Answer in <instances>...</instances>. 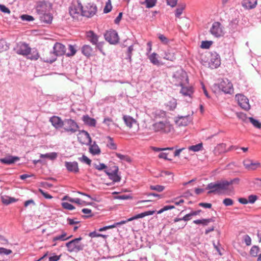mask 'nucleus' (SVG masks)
Here are the masks:
<instances>
[{
	"mask_svg": "<svg viewBox=\"0 0 261 261\" xmlns=\"http://www.w3.org/2000/svg\"><path fill=\"white\" fill-rule=\"evenodd\" d=\"M152 129L155 133L167 134L173 132L174 127L169 121L165 120L154 123Z\"/></svg>",
	"mask_w": 261,
	"mask_h": 261,
	"instance_id": "f257e3e1",
	"label": "nucleus"
},
{
	"mask_svg": "<svg viewBox=\"0 0 261 261\" xmlns=\"http://www.w3.org/2000/svg\"><path fill=\"white\" fill-rule=\"evenodd\" d=\"M227 185V184L225 182L224 180L211 182L206 187V189L210 190L207 194H221L224 191H227L226 186Z\"/></svg>",
	"mask_w": 261,
	"mask_h": 261,
	"instance_id": "f03ea898",
	"label": "nucleus"
},
{
	"mask_svg": "<svg viewBox=\"0 0 261 261\" xmlns=\"http://www.w3.org/2000/svg\"><path fill=\"white\" fill-rule=\"evenodd\" d=\"M82 237L75 238L66 243V247L69 252H78L82 251L85 245L81 242Z\"/></svg>",
	"mask_w": 261,
	"mask_h": 261,
	"instance_id": "7ed1b4c3",
	"label": "nucleus"
},
{
	"mask_svg": "<svg viewBox=\"0 0 261 261\" xmlns=\"http://www.w3.org/2000/svg\"><path fill=\"white\" fill-rule=\"evenodd\" d=\"M50 54H53L54 57L51 59H46L45 61L47 63H52L56 60L57 56L66 54L65 46L62 43L56 42L53 47V52H50Z\"/></svg>",
	"mask_w": 261,
	"mask_h": 261,
	"instance_id": "20e7f679",
	"label": "nucleus"
},
{
	"mask_svg": "<svg viewBox=\"0 0 261 261\" xmlns=\"http://www.w3.org/2000/svg\"><path fill=\"white\" fill-rule=\"evenodd\" d=\"M79 125L77 123L72 119H65L63 128L64 132L68 134H73L79 130Z\"/></svg>",
	"mask_w": 261,
	"mask_h": 261,
	"instance_id": "39448f33",
	"label": "nucleus"
},
{
	"mask_svg": "<svg viewBox=\"0 0 261 261\" xmlns=\"http://www.w3.org/2000/svg\"><path fill=\"white\" fill-rule=\"evenodd\" d=\"M173 77L177 82L175 85L177 86L186 85L189 82L187 73L182 69L178 70L175 72L173 75Z\"/></svg>",
	"mask_w": 261,
	"mask_h": 261,
	"instance_id": "423d86ee",
	"label": "nucleus"
},
{
	"mask_svg": "<svg viewBox=\"0 0 261 261\" xmlns=\"http://www.w3.org/2000/svg\"><path fill=\"white\" fill-rule=\"evenodd\" d=\"M13 49L18 55L28 56L30 53L31 47L27 43L19 42L16 44Z\"/></svg>",
	"mask_w": 261,
	"mask_h": 261,
	"instance_id": "0eeeda50",
	"label": "nucleus"
},
{
	"mask_svg": "<svg viewBox=\"0 0 261 261\" xmlns=\"http://www.w3.org/2000/svg\"><path fill=\"white\" fill-rule=\"evenodd\" d=\"M106 41L111 44H116L119 42V36L115 30H110L107 31L104 34Z\"/></svg>",
	"mask_w": 261,
	"mask_h": 261,
	"instance_id": "6e6552de",
	"label": "nucleus"
},
{
	"mask_svg": "<svg viewBox=\"0 0 261 261\" xmlns=\"http://www.w3.org/2000/svg\"><path fill=\"white\" fill-rule=\"evenodd\" d=\"M219 89L226 94H231L233 91V86L228 79L222 80L218 84Z\"/></svg>",
	"mask_w": 261,
	"mask_h": 261,
	"instance_id": "1a4fd4ad",
	"label": "nucleus"
},
{
	"mask_svg": "<svg viewBox=\"0 0 261 261\" xmlns=\"http://www.w3.org/2000/svg\"><path fill=\"white\" fill-rule=\"evenodd\" d=\"M236 99L238 101V105L242 109L246 111H248L250 109L249 100L244 95L238 94L236 95Z\"/></svg>",
	"mask_w": 261,
	"mask_h": 261,
	"instance_id": "9d476101",
	"label": "nucleus"
},
{
	"mask_svg": "<svg viewBox=\"0 0 261 261\" xmlns=\"http://www.w3.org/2000/svg\"><path fill=\"white\" fill-rule=\"evenodd\" d=\"M77 139L79 142L82 144L89 145L92 142L91 138L89 134L85 130H80Z\"/></svg>",
	"mask_w": 261,
	"mask_h": 261,
	"instance_id": "9b49d317",
	"label": "nucleus"
},
{
	"mask_svg": "<svg viewBox=\"0 0 261 261\" xmlns=\"http://www.w3.org/2000/svg\"><path fill=\"white\" fill-rule=\"evenodd\" d=\"M221 64L220 55L216 52L212 53L210 56L208 65L212 69L217 68Z\"/></svg>",
	"mask_w": 261,
	"mask_h": 261,
	"instance_id": "f8f14e48",
	"label": "nucleus"
},
{
	"mask_svg": "<svg viewBox=\"0 0 261 261\" xmlns=\"http://www.w3.org/2000/svg\"><path fill=\"white\" fill-rule=\"evenodd\" d=\"M97 10V7L95 4L88 3L84 9H83V16L87 17H92L96 14Z\"/></svg>",
	"mask_w": 261,
	"mask_h": 261,
	"instance_id": "ddd939ff",
	"label": "nucleus"
},
{
	"mask_svg": "<svg viewBox=\"0 0 261 261\" xmlns=\"http://www.w3.org/2000/svg\"><path fill=\"white\" fill-rule=\"evenodd\" d=\"M155 211H146L143 213L137 214L131 218L127 219L125 220H122L120 222H118L117 224H118V226H120V225L124 224L129 221H131L134 220L138 219L139 218H142L145 217L147 216L152 215L154 214L155 213Z\"/></svg>",
	"mask_w": 261,
	"mask_h": 261,
	"instance_id": "4468645a",
	"label": "nucleus"
},
{
	"mask_svg": "<svg viewBox=\"0 0 261 261\" xmlns=\"http://www.w3.org/2000/svg\"><path fill=\"white\" fill-rule=\"evenodd\" d=\"M118 167L117 166H114V169H106L105 170L106 173L108 175L109 178L113 180V181L119 182L121 180V177L118 174Z\"/></svg>",
	"mask_w": 261,
	"mask_h": 261,
	"instance_id": "2eb2a0df",
	"label": "nucleus"
},
{
	"mask_svg": "<svg viewBox=\"0 0 261 261\" xmlns=\"http://www.w3.org/2000/svg\"><path fill=\"white\" fill-rule=\"evenodd\" d=\"M210 32L216 37H220L223 36L224 33L221 24L219 22H214L210 29Z\"/></svg>",
	"mask_w": 261,
	"mask_h": 261,
	"instance_id": "dca6fc26",
	"label": "nucleus"
},
{
	"mask_svg": "<svg viewBox=\"0 0 261 261\" xmlns=\"http://www.w3.org/2000/svg\"><path fill=\"white\" fill-rule=\"evenodd\" d=\"M49 122L56 129H58L63 127L64 120L59 116H53L49 118Z\"/></svg>",
	"mask_w": 261,
	"mask_h": 261,
	"instance_id": "f3484780",
	"label": "nucleus"
},
{
	"mask_svg": "<svg viewBox=\"0 0 261 261\" xmlns=\"http://www.w3.org/2000/svg\"><path fill=\"white\" fill-rule=\"evenodd\" d=\"M65 166L69 172L76 174L79 172V165L77 162H65Z\"/></svg>",
	"mask_w": 261,
	"mask_h": 261,
	"instance_id": "a211bd4d",
	"label": "nucleus"
},
{
	"mask_svg": "<svg viewBox=\"0 0 261 261\" xmlns=\"http://www.w3.org/2000/svg\"><path fill=\"white\" fill-rule=\"evenodd\" d=\"M243 165L249 170H254L260 167L259 162H253L252 160L247 159L244 161Z\"/></svg>",
	"mask_w": 261,
	"mask_h": 261,
	"instance_id": "6ab92c4d",
	"label": "nucleus"
},
{
	"mask_svg": "<svg viewBox=\"0 0 261 261\" xmlns=\"http://www.w3.org/2000/svg\"><path fill=\"white\" fill-rule=\"evenodd\" d=\"M181 87L180 93L185 96H189L192 98V96L194 93L193 88L192 86H186V85H182Z\"/></svg>",
	"mask_w": 261,
	"mask_h": 261,
	"instance_id": "aec40b11",
	"label": "nucleus"
},
{
	"mask_svg": "<svg viewBox=\"0 0 261 261\" xmlns=\"http://www.w3.org/2000/svg\"><path fill=\"white\" fill-rule=\"evenodd\" d=\"M86 36L87 40L93 45L96 44L98 42L99 36L93 31L87 32Z\"/></svg>",
	"mask_w": 261,
	"mask_h": 261,
	"instance_id": "412c9836",
	"label": "nucleus"
},
{
	"mask_svg": "<svg viewBox=\"0 0 261 261\" xmlns=\"http://www.w3.org/2000/svg\"><path fill=\"white\" fill-rule=\"evenodd\" d=\"M47 8V6L45 1H40L37 3L36 10L37 14L40 15L46 12Z\"/></svg>",
	"mask_w": 261,
	"mask_h": 261,
	"instance_id": "4be33fe9",
	"label": "nucleus"
},
{
	"mask_svg": "<svg viewBox=\"0 0 261 261\" xmlns=\"http://www.w3.org/2000/svg\"><path fill=\"white\" fill-rule=\"evenodd\" d=\"M19 160L18 156L8 155L5 158L0 159V162L6 165H11Z\"/></svg>",
	"mask_w": 261,
	"mask_h": 261,
	"instance_id": "5701e85b",
	"label": "nucleus"
},
{
	"mask_svg": "<svg viewBox=\"0 0 261 261\" xmlns=\"http://www.w3.org/2000/svg\"><path fill=\"white\" fill-rule=\"evenodd\" d=\"M83 7L81 3H78L77 6L71 7L69 9V13L71 16L74 17L75 14H81L83 15Z\"/></svg>",
	"mask_w": 261,
	"mask_h": 261,
	"instance_id": "b1692460",
	"label": "nucleus"
},
{
	"mask_svg": "<svg viewBox=\"0 0 261 261\" xmlns=\"http://www.w3.org/2000/svg\"><path fill=\"white\" fill-rule=\"evenodd\" d=\"M82 120L84 124L89 126L95 127L96 121L95 119L90 117L88 115H84L82 117Z\"/></svg>",
	"mask_w": 261,
	"mask_h": 261,
	"instance_id": "393cba45",
	"label": "nucleus"
},
{
	"mask_svg": "<svg viewBox=\"0 0 261 261\" xmlns=\"http://www.w3.org/2000/svg\"><path fill=\"white\" fill-rule=\"evenodd\" d=\"M82 53L87 57H91L93 54V49L89 45H84L81 48Z\"/></svg>",
	"mask_w": 261,
	"mask_h": 261,
	"instance_id": "a878e982",
	"label": "nucleus"
},
{
	"mask_svg": "<svg viewBox=\"0 0 261 261\" xmlns=\"http://www.w3.org/2000/svg\"><path fill=\"white\" fill-rule=\"evenodd\" d=\"M53 16L51 14L46 12L44 14L40 15V20L41 22L50 24L51 23L53 20Z\"/></svg>",
	"mask_w": 261,
	"mask_h": 261,
	"instance_id": "bb28decb",
	"label": "nucleus"
},
{
	"mask_svg": "<svg viewBox=\"0 0 261 261\" xmlns=\"http://www.w3.org/2000/svg\"><path fill=\"white\" fill-rule=\"evenodd\" d=\"M257 3V0H244L242 6L247 9H251L256 7Z\"/></svg>",
	"mask_w": 261,
	"mask_h": 261,
	"instance_id": "cd10ccee",
	"label": "nucleus"
},
{
	"mask_svg": "<svg viewBox=\"0 0 261 261\" xmlns=\"http://www.w3.org/2000/svg\"><path fill=\"white\" fill-rule=\"evenodd\" d=\"M190 121L188 116H181L178 117L175 122L179 126H187L190 123Z\"/></svg>",
	"mask_w": 261,
	"mask_h": 261,
	"instance_id": "c85d7f7f",
	"label": "nucleus"
},
{
	"mask_svg": "<svg viewBox=\"0 0 261 261\" xmlns=\"http://www.w3.org/2000/svg\"><path fill=\"white\" fill-rule=\"evenodd\" d=\"M89 147V152L93 155H97L100 153V149L96 143L94 142L93 144H90Z\"/></svg>",
	"mask_w": 261,
	"mask_h": 261,
	"instance_id": "c756f323",
	"label": "nucleus"
},
{
	"mask_svg": "<svg viewBox=\"0 0 261 261\" xmlns=\"http://www.w3.org/2000/svg\"><path fill=\"white\" fill-rule=\"evenodd\" d=\"M163 58L166 60L171 61H174L176 59L174 52L171 50H168L165 51Z\"/></svg>",
	"mask_w": 261,
	"mask_h": 261,
	"instance_id": "7c9ffc66",
	"label": "nucleus"
},
{
	"mask_svg": "<svg viewBox=\"0 0 261 261\" xmlns=\"http://www.w3.org/2000/svg\"><path fill=\"white\" fill-rule=\"evenodd\" d=\"M214 221L213 218L209 219H198L195 220L193 221V223L196 224H201L203 226H206L211 222Z\"/></svg>",
	"mask_w": 261,
	"mask_h": 261,
	"instance_id": "2f4dec72",
	"label": "nucleus"
},
{
	"mask_svg": "<svg viewBox=\"0 0 261 261\" xmlns=\"http://www.w3.org/2000/svg\"><path fill=\"white\" fill-rule=\"evenodd\" d=\"M123 119L125 124L129 128H131L132 127L133 124L136 122L135 119L129 116L125 115L123 116Z\"/></svg>",
	"mask_w": 261,
	"mask_h": 261,
	"instance_id": "473e14b6",
	"label": "nucleus"
},
{
	"mask_svg": "<svg viewBox=\"0 0 261 261\" xmlns=\"http://www.w3.org/2000/svg\"><path fill=\"white\" fill-rule=\"evenodd\" d=\"M158 55L155 53H153L148 56V59L150 62L153 65H159L160 64V62L158 59Z\"/></svg>",
	"mask_w": 261,
	"mask_h": 261,
	"instance_id": "72a5a7b5",
	"label": "nucleus"
},
{
	"mask_svg": "<svg viewBox=\"0 0 261 261\" xmlns=\"http://www.w3.org/2000/svg\"><path fill=\"white\" fill-rule=\"evenodd\" d=\"M27 57L28 59H29L31 60H37L39 57V55L37 50L33 49L32 50L31 49L30 54Z\"/></svg>",
	"mask_w": 261,
	"mask_h": 261,
	"instance_id": "f704fd0d",
	"label": "nucleus"
},
{
	"mask_svg": "<svg viewBox=\"0 0 261 261\" xmlns=\"http://www.w3.org/2000/svg\"><path fill=\"white\" fill-rule=\"evenodd\" d=\"M186 7L185 4H182L178 5L175 10V15L176 17L179 18L182 13L183 10Z\"/></svg>",
	"mask_w": 261,
	"mask_h": 261,
	"instance_id": "c9c22d12",
	"label": "nucleus"
},
{
	"mask_svg": "<svg viewBox=\"0 0 261 261\" xmlns=\"http://www.w3.org/2000/svg\"><path fill=\"white\" fill-rule=\"evenodd\" d=\"M203 148L202 143H200L195 145H192L188 147L189 150L194 152H197L201 150Z\"/></svg>",
	"mask_w": 261,
	"mask_h": 261,
	"instance_id": "e433bc0d",
	"label": "nucleus"
},
{
	"mask_svg": "<svg viewBox=\"0 0 261 261\" xmlns=\"http://www.w3.org/2000/svg\"><path fill=\"white\" fill-rule=\"evenodd\" d=\"M67 236V233L65 232H63L62 233L61 235L57 236L53 238V241H66L70 239V237H67L66 238Z\"/></svg>",
	"mask_w": 261,
	"mask_h": 261,
	"instance_id": "4c0bfd02",
	"label": "nucleus"
},
{
	"mask_svg": "<svg viewBox=\"0 0 261 261\" xmlns=\"http://www.w3.org/2000/svg\"><path fill=\"white\" fill-rule=\"evenodd\" d=\"M107 139L108 140V144H107V146L111 149H116L117 145L114 143L113 139L110 136H108Z\"/></svg>",
	"mask_w": 261,
	"mask_h": 261,
	"instance_id": "58836bf2",
	"label": "nucleus"
},
{
	"mask_svg": "<svg viewBox=\"0 0 261 261\" xmlns=\"http://www.w3.org/2000/svg\"><path fill=\"white\" fill-rule=\"evenodd\" d=\"M68 51L66 54L67 57L73 56L76 53V49L74 45H68Z\"/></svg>",
	"mask_w": 261,
	"mask_h": 261,
	"instance_id": "ea45409f",
	"label": "nucleus"
},
{
	"mask_svg": "<svg viewBox=\"0 0 261 261\" xmlns=\"http://www.w3.org/2000/svg\"><path fill=\"white\" fill-rule=\"evenodd\" d=\"M133 50H134V45H130L127 48V51L126 52V59L128 60L130 63L132 61V52Z\"/></svg>",
	"mask_w": 261,
	"mask_h": 261,
	"instance_id": "a19ab883",
	"label": "nucleus"
},
{
	"mask_svg": "<svg viewBox=\"0 0 261 261\" xmlns=\"http://www.w3.org/2000/svg\"><path fill=\"white\" fill-rule=\"evenodd\" d=\"M259 251V248L257 246H253L250 250V254L252 256L256 257Z\"/></svg>",
	"mask_w": 261,
	"mask_h": 261,
	"instance_id": "79ce46f5",
	"label": "nucleus"
},
{
	"mask_svg": "<svg viewBox=\"0 0 261 261\" xmlns=\"http://www.w3.org/2000/svg\"><path fill=\"white\" fill-rule=\"evenodd\" d=\"M225 182L227 184L226 185L227 190H229V186L233 184H238L240 181V179L239 178H235L233 179L230 180V181H227L226 180H224Z\"/></svg>",
	"mask_w": 261,
	"mask_h": 261,
	"instance_id": "37998d69",
	"label": "nucleus"
},
{
	"mask_svg": "<svg viewBox=\"0 0 261 261\" xmlns=\"http://www.w3.org/2000/svg\"><path fill=\"white\" fill-rule=\"evenodd\" d=\"M250 122L253 124V125L257 128H261V123L257 120L254 119L252 117L249 118Z\"/></svg>",
	"mask_w": 261,
	"mask_h": 261,
	"instance_id": "c03bdc74",
	"label": "nucleus"
},
{
	"mask_svg": "<svg viewBox=\"0 0 261 261\" xmlns=\"http://www.w3.org/2000/svg\"><path fill=\"white\" fill-rule=\"evenodd\" d=\"M116 156L120 159L121 160L125 161L127 162H130L131 161V160L129 156L121 154L119 153L116 152L115 153Z\"/></svg>",
	"mask_w": 261,
	"mask_h": 261,
	"instance_id": "a18cd8bd",
	"label": "nucleus"
},
{
	"mask_svg": "<svg viewBox=\"0 0 261 261\" xmlns=\"http://www.w3.org/2000/svg\"><path fill=\"white\" fill-rule=\"evenodd\" d=\"M79 160L81 162L84 163L88 165L91 164V160L85 155H83L81 158H79Z\"/></svg>",
	"mask_w": 261,
	"mask_h": 261,
	"instance_id": "49530a36",
	"label": "nucleus"
},
{
	"mask_svg": "<svg viewBox=\"0 0 261 261\" xmlns=\"http://www.w3.org/2000/svg\"><path fill=\"white\" fill-rule=\"evenodd\" d=\"M156 1L157 0H145V3L146 4V8H152L155 5Z\"/></svg>",
	"mask_w": 261,
	"mask_h": 261,
	"instance_id": "de8ad7c7",
	"label": "nucleus"
},
{
	"mask_svg": "<svg viewBox=\"0 0 261 261\" xmlns=\"http://www.w3.org/2000/svg\"><path fill=\"white\" fill-rule=\"evenodd\" d=\"M150 189L152 190H155L159 192H161L165 189V187L164 186L161 185H155L150 186Z\"/></svg>",
	"mask_w": 261,
	"mask_h": 261,
	"instance_id": "09e8293b",
	"label": "nucleus"
},
{
	"mask_svg": "<svg viewBox=\"0 0 261 261\" xmlns=\"http://www.w3.org/2000/svg\"><path fill=\"white\" fill-rule=\"evenodd\" d=\"M63 208L68 210H73L75 209V207L71 204L68 202H62L61 203Z\"/></svg>",
	"mask_w": 261,
	"mask_h": 261,
	"instance_id": "8fccbe9b",
	"label": "nucleus"
},
{
	"mask_svg": "<svg viewBox=\"0 0 261 261\" xmlns=\"http://www.w3.org/2000/svg\"><path fill=\"white\" fill-rule=\"evenodd\" d=\"M212 44V41H203L201 42V47L202 48L208 49Z\"/></svg>",
	"mask_w": 261,
	"mask_h": 261,
	"instance_id": "3c124183",
	"label": "nucleus"
},
{
	"mask_svg": "<svg viewBox=\"0 0 261 261\" xmlns=\"http://www.w3.org/2000/svg\"><path fill=\"white\" fill-rule=\"evenodd\" d=\"M174 149L173 147H167V148H159L156 147H152V149L156 152H159L161 151H168V150H173Z\"/></svg>",
	"mask_w": 261,
	"mask_h": 261,
	"instance_id": "603ef678",
	"label": "nucleus"
},
{
	"mask_svg": "<svg viewBox=\"0 0 261 261\" xmlns=\"http://www.w3.org/2000/svg\"><path fill=\"white\" fill-rule=\"evenodd\" d=\"M168 106L169 107V110L170 111L174 110L176 107V102L175 99H173L169 102Z\"/></svg>",
	"mask_w": 261,
	"mask_h": 261,
	"instance_id": "864d4df0",
	"label": "nucleus"
},
{
	"mask_svg": "<svg viewBox=\"0 0 261 261\" xmlns=\"http://www.w3.org/2000/svg\"><path fill=\"white\" fill-rule=\"evenodd\" d=\"M20 17L22 20L26 21H31L34 20V18L32 16L27 14L22 15Z\"/></svg>",
	"mask_w": 261,
	"mask_h": 261,
	"instance_id": "5fc2aeb1",
	"label": "nucleus"
},
{
	"mask_svg": "<svg viewBox=\"0 0 261 261\" xmlns=\"http://www.w3.org/2000/svg\"><path fill=\"white\" fill-rule=\"evenodd\" d=\"M12 252L10 249H8L5 248L0 247V254L9 255Z\"/></svg>",
	"mask_w": 261,
	"mask_h": 261,
	"instance_id": "6e6d98bb",
	"label": "nucleus"
},
{
	"mask_svg": "<svg viewBox=\"0 0 261 261\" xmlns=\"http://www.w3.org/2000/svg\"><path fill=\"white\" fill-rule=\"evenodd\" d=\"M170 176V178H169V180H172L173 179V176L171 172L168 171H162L161 173V176Z\"/></svg>",
	"mask_w": 261,
	"mask_h": 261,
	"instance_id": "4d7b16f0",
	"label": "nucleus"
},
{
	"mask_svg": "<svg viewBox=\"0 0 261 261\" xmlns=\"http://www.w3.org/2000/svg\"><path fill=\"white\" fill-rule=\"evenodd\" d=\"M223 203L225 206H230L233 204V201L230 198H225L223 201Z\"/></svg>",
	"mask_w": 261,
	"mask_h": 261,
	"instance_id": "13d9d810",
	"label": "nucleus"
},
{
	"mask_svg": "<svg viewBox=\"0 0 261 261\" xmlns=\"http://www.w3.org/2000/svg\"><path fill=\"white\" fill-rule=\"evenodd\" d=\"M243 240L247 246H250L251 244V239L248 235H245L243 237Z\"/></svg>",
	"mask_w": 261,
	"mask_h": 261,
	"instance_id": "bf43d9fd",
	"label": "nucleus"
},
{
	"mask_svg": "<svg viewBox=\"0 0 261 261\" xmlns=\"http://www.w3.org/2000/svg\"><path fill=\"white\" fill-rule=\"evenodd\" d=\"M103 43L102 42H97L96 44H95L94 45L96 46V48L98 49L100 53H101L103 55H105L104 52L103 51Z\"/></svg>",
	"mask_w": 261,
	"mask_h": 261,
	"instance_id": "052dcab7",
	"label": "nucleus"
},
{
	"mask_svg": "<svg viewBox=\"0 0 261 261\" xmlns=\"http://www.w3.org/2000/svg\"><path fill=\"white\" fill-rule=\"evenodd\" d=\"M39 192L44 196V197L46 199H51L53 198V196L48 194L46 192H45L42 189H39Z\"/></svg>",
	"mask_w": 261,
	"mask_h": 261,
	"instance_id": "680f3d73",
	"label": "nucleus"
},
{
	"mask_svg": "<svg viewBox=\"0 0 261 261\" xmlns=\"http://www.w3.org/2000/svg\"><path fill=\"white\" fill-rule=\"evenodd\" d=\"M82 212L85 214L88 215L87 216H84V217L88 218L92 216V215H91L92 211L89 208H83L82 210Z\"/></svg>",
	"mask_w": 261,
	"mask_h": 261,
	"instance_id": "e2e57ef3",
	"label": "nucleus"
},
{
	"mask_svg": "<svg viewBox=\"0 0 261 261\" xmlns=\"http://www.w3.org/2000/svg\"><path fill=\"white\" fill-rule=\"evenodd\" d=\"M160 41L164 44H167L168 42V39L163 34H159L158 36Z\"/></svg>",
	"mask_w": 261,
	"mask_h": 261,
	"instance_id": "0e129e2a",
	"label": "nucleus"
},
{
	"mask_svg": "<svg viewBox=\"0 0 261 261\" xmlns=\"http://www.w3.org/2000/svg\"><path fill=\"white\" fill-rule=\"evenodd\" d=\"M257 196L255 195H250L248 196V202L250 203H254L257 200Z\"/></svg>",
	"mask_w": 261,
	"mask_h": 261,
	"instance_id": "69168bd1",
	"label": "nucleus"
},
{
	"mask_svg": "<svg viewBox=\"0 0 261 261\" xmlns=\"http://www.w3.org/2000/svg\"><path fill=\"white\" fill-rule=\"evenodd\" d=\"M95 168L98 170H102L107 168V166L103 163H100L99 165H95Z\"/></svg>",
	"mask_w": 261,
	"mask_h": 261,
	"instance_id": "338daca9",
	"label": "nucleus"
},
{
	"mask_svg": "<svg viewBox=\"0 0 261 261\" xmlns=\"http://www.w3.org/2000/svg\"><path fill=\"white\" fill-rule=\"evenodd\" d=\"M0 10L5 13H8V14L10 13V10L7 7H6L5 5H2V4H0Z\"/></svg>",
	"mask_w": 261,
	"mask_h": 261,
	"instance_id": "774afa93",
	"label": "nucleus"
}]
</instances>
